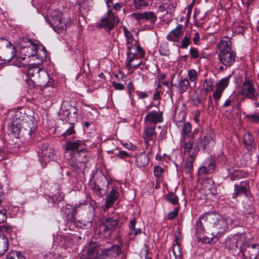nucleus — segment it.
I'll list each match as a JSON object with an SVG mask.
<instances>
[{
	"label": "nucleus",
	"mask_w": 259,
	"mask_h": 259,
	"mask_svg": "<svg viewBox=\"0 0 259 259\" xmlns=\"http://www.w3.org/2000/svg\"><path fill=\"white\" fill-rule=\"evenodd\" d=\"M8 241H4L0 243V256L3 255L8 249Z\"/></svg>",
	"instance_id": "56"
},
{
	"label": "nucleus",
	"mask_w": 259,
	"mask_h": 259,
	"mask_svg": "<svg viewBox=\"0 0 259 259\" xmlns=\"http://www.w3.org/2000/svg\"><path fill=\"white\" fill-rule=\"evenodd\" d=\"M0 54L4 60L18 67L27 66L29 64L28 58L26 57H16V49L13 44L4 37L0 38Z\"/></svg>",
	"instance_id": "3"
},
{
	"label": "nucleus",
	"mask_w": 259,
	"mask_h": 259,
	"mask_svg": "<svg viewBox=\"0 0 259 259\" xmlns=\"http://www.w3.org/2000/svg\"><path fill=\"white\" fill-rule=\"evenodd\" d=\"M165 200L174 205H179V197L172 192H169L165 196Z\"/></svg>",
	"instance_id": "36"
},
{
	"label": "nucleus",
	"mask_w": 259,
	"mask_h": 259,
	"mask_svg": "<svg viewBox=\"0 0 259 259\" xmlns=\"http://www.w3.org/2000/svg\"><path fill=\"white\" fill-rule=\"evenodd\" d=\"M146 153L151 155L153 152V148L156 146V140H144Z\"/></svg>",
	"instance_id": "31"
},
{
	"label": "nucleus",
	"mask_w": 259,
	"mask_h": 259,
	"mask_svg": "<svg viewBox=\"0 0 259 259\" xmlns=\"http://www.w3.org/2000/svg\"><path fill=\"white\" fill-rule=\"evenodd\" d=\"M84 142L83 141L77 140L74 142L68 141L65 144L66 150L75 151L78 150L80 151V149L84 150L83 146Z\"/></svg>",
	"instance_id": "24"
},
{
	"label": "nucleus",
	"mask_w": 259,
	"mask_h": 259,
	"mask_svg": "<svg viewBox=\"0 0 259 259\" xmlns=\"http://www.w3.org/2000/svg\"><path fill=\"white\" fill-rule=\"evenodd\" d=\"M230 76L225 77L221 79L216 84V89L222 92H224L225 89L228 87L229 83Z\"/></svg>",
	"instance_id": "33"
},
{
	"label": "nucleus",
	"mask_w": 259,
	"mask_h": 259,
	"mask_svg": "<svg viewBox=\"0 0 259 259\" xmlns=\"http://www.w3.org/2000/svg\"><path fill=\"white\" fill-rule=\"evenodd\" d=\"M136 52L126 53L127 55V62H128V66H130L132 62L134 61L136 57Z\"/></svg>",
	"instance_id": "58"
},
{
	"label": "nucleus",
	"mask_w": 259,
	"mask_h": 259,
	"mask_svg": "<svg viewBox=\"0 0 259 259\" xmlns=\"http://www.w3.org/2000/svg\"><path fill=\"white\" fill-rule=\"evenodd\" d=\"M108 152L109 153H113L121 159H125V158L131 157V154L126 151L123 150L120 151L117 149H115L114 151H109Z\"/></svg>",
	"instance_id": "43"
},
{
	"label": "nucleus",
	"mask_w": 259,
	"mask_h": 259,
	"mask_svg": "<svg viewBox=\"0 0 259 259\" xmlns=\"http://www.w3.org/2000/svg\"><path fill=\"white\" fill-rule=\"evenodd\" d=\"M145 124L155 125L163 121L162 112L159 110H152L147 114L144 118Z\"/></svg>",
	"instance_id": "14"
},
{
	"label": "nucleus",
	"mask_w": 259,
	"mask_h": 259,
	"mask_svg": "<svg viewBox=\"0 0 259 259\" xmlns=\"http://www.w3.org/2000/svg\"><path fill=\"white\" fill-rule=\"evenodd\" d=\"M239 93L243 96L245 98L249 99L255 102L258 101V92L255 89L252 81L246 77L242 83L241 90Z\"/></svg>",
	"instance_id": "7"
},
{
	"label": "nucleus",
	"mask_w": 259,
	"mask_h": 259,
	"mask_svg": "<svg viewBox=\"0 0 259 259\" xmlns=\"http://www.w3.org/2000/svg\"><path fill=\"white\" fill-rule=\"evenodd\" d=\"M184 153L188 154L187 156L196 157L198 153V151L194 149L193 142L191 140L184 142Z\"/></svg>",
	"instance_id": "26"
},
{
	"label": "nucleus",
	"mask_w": 259,
	"mask_h": 259,
	"mask_svg": "<svg viewBox=\"0 0 259 259\" xmlns=\"http://www.w3.org/2000/svg\"><path fill=\"white\" fill-rule=\"evenodd\" d=\"M77 207H74L73 209L71 210V213L70 215L68 216V220L70 221L71 222L74 223L75 225H76L77 226H79L78 223L80 224V225L82 224L83 226L88 227V226H91L92 224V221H87L86 223L84 222V221H77L76 218V214L77 213Z\"/></svg>",
	"instance_id": "25"
},
{
	"label": "nucleus",
	"mask_w": 259,
	"mask_h": 259,
	"mask_svg": "<svg viewBox=\"0 0 259 259\" xmlns=\"http://www.w3.org/2000/svg\"><path fill=\"white\" fill-rule=\"evenodd\" d=\"M189 53L191 55V59L195 60L199 58V53L197 48L191 47L189 50Z\"/></svg>",
	"instance_id": "54"
},
{
	"label": "nucleus",
	"mask_w": 259,
	"mask_h": 259,
	"mask_svg": "<svg viewBox=\"0 0 259 259\" xmlns=\"http://www.w3.org/2000/svg\"><path fill=\"white\" fill-rule=\"evenodd\" d=\"M6 213L7 211L5 209H2L0 210V224L6 221Z\"/></svg>",
	"instance_id": "61"
},
{
	"label": "nucleus",
	"mask_w": 259,
	"mask_h": 259,
	"mask_svg": "<svg viewBox=\"0 0 259 259\" xmlns=\"http://www.w3.org/2000/svg\"><path fill=\"white\" fill-rule=\"evenodd\" d=\"M136 51H135V52L136 53L138 52L139 54V55H140L141 58H144L145 57V52L143 50L142 48L139 45H137L136 46Z\"/></svg>",
	"instance_id": "62"
},
{
	"label": "nucleus",
	"mask_w": 259,
	"mask_h": 259,
	"mask_svg": "<svg viewBox=\"0 0 259 259\" xmlns=\"http://www.w3.org/2000/svg\"><path fill=\"white\" fill-rule=\"evenodd\" d=\"M210 223V227L207 234L203 237V242L211 244L216 242L228 228V223L223 219H219V215L209 212V215L205 219Z\"/></svg>",
	"instance_id": "2"
},
{
	"label": "nucleus",
	"mask_w": 259,
	"mask_h": 259,
	"mask_svg": "<svg viewBox=\"0 0 259 259\" xmlns=\"http://www.w3.org/2000/svg\"><path fill=\"white\" fill-rule=\"evenodd\" d=\"M159 52L161 56H169L170 52L167 42L162 43L159 47Z\"/></svg>",
	"instance_id": "38"
},
{
	"label": "nucleus",
	"mask_w": 259,
	"mask_h": 259,
	"mask_svg": "<svg viewBox=\"0 0 259 259\" xmlns=\"http://www.w3.org/2000/svg\"><path fill=\"white\" fill-rule=\"evenodd\" d=\"M163 171L164 170L160 166H156L154 167L153 172L155 176L157 177H160L161 176Z\"/></svg>",
	"instance_id": "59"
},
{
	"label": "nucleus",
	"mask_w": 259,
	"mask_h": 259,
	"mask_svg": "<svg viewBox=\"0 0 259 259\" xmlns=\"http://www.w3.org/2000/svg\"><path fill=\"white\" fill-rule=\"evenodd\" d=\"M136 220L135 218L129 221L128 227L130 231L128 233L127 235L130 240H133L137 235L142 233V229L136 228Z\"/></svg>",
	"instance_id": "22"
},
{
	"label": "nucleus",
	"mask_w": 259,
	"mask_h": 259,
	"mask_svg": "<svg viewBox=\"0 0 259 259\" xmlns=\"http://www.w3.org/2000/svg\"><path fill=\"white\" fill-rule=\"evenodd\" d=\"M238 236L234 235L232 237L228 238L225 242V246L230 250H234L238 247Z\"/></svg>",
	"instance_id": "29"
},
{
	"label": "nucleus",
	"mask_w": 259,
	"mask_h": 259,
	"mask_svg": "<svg viewBox=\"0 0 259 259\" xmlns=\"http://www.w3.org/2000/svg\"><path fill=\"white\" fill-rule=\"evenodd\" d=\"M47 57V50H38L37 47V52L36 54V58L39 59L40 61H43Z\"/></svg>",
	"instance_id": "51"
},
{
	"label": "nucleus",
	"mask_w": 259,
	"mask_h": 259,
	"mask_svg": "<svg viewBox=\"0 0 259 259\" xmlns=\"http://www.w3.org/2000/svg\"><path fill=\"white\" fill-rule=\"evenodd\" d=\"M194 145V149L195 150V151H198L199 152L200 149V147L201 146H203V140L202 139V138L199 136L194 142H193Z\"/></svg>",
	"instance_id": "52"
},
{
	"label": "nucleus",
	"mask_w": 259,
	"mask_h": 259,
	"mask_svg": "<svg viewBox=\"0 0 259 259\" xmlns=\"http://www.w3.org/2000/svg\"><path fill=\"white\" fill-rule=\"evenodd\" d=\"M166 10V14L169 13L171 15H174L176 8V5L170 1L164 3Z\"/></svg>",
	"instance_id": "45"
},
{
	"label": "nucleus",
	"mask_w": 259,
	"mask_h": 259,
	"mask_svg": "<svg viewBox=\"0 0 259 259\" xmlns=\"http://www.w3.org/2000/svg\"><path fill=\"white\" fill-rule=\"evenodd\" d=\"M223 92L219 91L218 90H215L214 92L213 93V97L214 99V101H219L222 95Z\"/></svg>",
	"instance_id": "60"
},
{
	"label": "nucleus",
	"mask_w": 259,
	"mask_h": 259,
	"mask_svg": "<svg viewBox=\"0 0 259 259\" xmlns=\"http://www.w3.org/2000/svg\"><path fill=\"white\" fill-rule=\"evenodd\" d=\"M192 131L191 124L189 122H185L182 127V131L181 133V138L183 141H185L186 139L189 136V134Z\"/></svg>",
	"instance_id": "30"
},
{
	"label": "nucleus",
	"mask_w": 259,
	"mask_h": 259,
	"mask_svg": "<svg viewBox=\"0 0 259 259\" xmlns=\"http://www.w3.org/2000/svg\"><path fill=\"white\" fill-rule=\"evenodd\" d=\"M77 162L80 164H83L84 167L86 166V163L88 161V157L84 150L80 149V151L78 152V156L76 159ZM81 166H82L81 165Z\"/></svg>",
	"instance_id": "37"
},
{
	"label": "nucleus",
	"mask_w": 259,
	"mask_h": 259,
	"mask_svg": "<svg viewBox=\"0 0 259 259\" xmlns=\"http://www.w3.org/2000/svg\"><path fill=\"white\" fill-rule=\"evenodd\" d=\"M122 224L119 222L118 216H114L106 219L99 226V233L104 238H109L113 233L119 229Z\"/></svg>",
	"instance_id": "5"
},
{
	"label": "nucleus",
	"mask_w": 259,
	"mask_h": 259,
	"mask_svg": "<svg viewBox=\"0 0 259 259\" xmlns=\"http://www.w3.org/2000/svg\"><path fill=\"white\" fill-rule=\"evenodd\" d=\"M248 189L249 184L246 181H242L239 184H235L232 198L235 199L242 194H244L246 197H248Z\"/></svg>",
	"instance_id": "15"
},
{
	"label": "nucleus",
	"mask_w": 259,
	"mask_h": 259,
	"mask_svg": "<svg viewBox=\"0 0 259 259\" xmlns=\"http://www.w3.org/2000/svg\"><path fill=\"white\" fill-rule=\"evenodd\" d=\"M208 215H209V212L205 213L199 216L195 224V233L200 236L202 235L203 239L204 236L207 234V232L210 227V223L205 219Z\"/></svg>",
	"instance_id": "12"
},
{
	"label": "nucleus",
	"mask_w": 259,
	"mask_h": 259,
	"mask_svg": "<svg viewBox=\"0 0 259 259\" xmlns=\"http://www.w3.org/2000/svg\"><path fill=\"white\" fill-rule=\"evenodd\" d=\"M121 246L117 244H113L109 248L102 249L101 254L103 256L108 257H116L117 255L123 253Z\"/></svg>",
	"instance_id": "16"
},
{
	"label": "nucleus",
	"mask_w": 259,
	"mask_h": 259,
	"mask_svg": "<svg viewBox=\"0 0 259 259\" xmlns=\"http://www.w3.org/2000/svg\"><path fill=\"white\" fill-rule=\"evenodd\" d=\"M54 85V80H50L49 77L48 80H44L41 83H39V85L42 87L43 94L49 97L51 96L55 91Z\"/></svg>",
	"instance_id": "19"
},
{
	"label": "nucleus",
	"mask_w": 259,
	"mask_h": 259,
	"mask_svg": "<svg viewBox=\"0 0 259 259\" xmlns=\"http://www.w3.org/2000/svg\"><path fill=\"white\" fill-rule=\"evenodd\" d=\"M70 124L69 126L66 130V131L65 132H64L62 134V135L65 137H66L69 136H71L75 133V131L74 130L73 124Z\"/></svg>",
	"instance_id": "55"
},
{
	"label": "nucleus",
	"mask_w": 259,
	"mask_h": 259,
	"mask_svg": "<svg viewBox=\"0 0 259 259\" xmlns=\"http://www.w3.org/2000/svg\"><path fill=\"white\" fill-rule=\"evenodd\" d=\"M150 160L149 155L146 153V151L138 154L136 156V164L139 168L146 167Z\"/></svg>",
	"instance_id": "21"
},
{
	"label": "nucleus",
	"mask_w": 259,
	"mask_h": 259,
	"mask_svg": "<svg viewBox=\"0 0 259 259\" xmlns=\"http://www.w3.org/2000/svg\"><path fill=\"white\" fill-rule=\"evenodd\" d=\"M177 87L180 94H182L185 93L190 87L189 80L187 78L181 77L179 80V83Z\"/></svg>",
	"instance_id": "27"
},
{
	"label": "nucleus",
	"mask_w": 259,
	"mask_h": 259,
	"mask_svg": "<svg viewBox=\"0 0 259 259\" xmlns=\"http://www.w3.org/2000/svg\"><path fill=\"white\" fill-rule=\"evenodd\" d=\"M208 186L206 185V187L208 188L210 193L212 195H217V186L215 184H214L213 181H209L207 184Z\"/></svg>",
	"instance_id": "49"
},
{
	"label": "nucleus",
	"mask_w": 259,
	"mask_h": 259,
	"mask_svg": "<svg viewBox=\"0 0 259 259\" xmlns=\"http://www.w3.org/2000/svg\"><path fill=\"white\" fill-rule=\"evenodd\" d=\"M195 158L196 157H193V156H187V160L184 166L185 171L186 174H191L193 168V162Z\"/></svg>",
	"instance_id": "32"
},
{
	"label": "nucleus",
	"mask_w": 259,
	"mask_h": 259,
	"mask_svg": "<svg viewBox=\"0 0 259 259\" xmlns=\"http://www.w3.org/2000/svg\"><path fill=\"white\" fill-rule=\"evenodd\" d=\"M204 141H203V149L209 148L213 146L214 144V141L211 135H206L203 138Z\"/></svg>",
	"instance_id": "42"
},
{
	"label": "nucleus",
	"mask_w": 259,
	"mask_h": 259,
	"mask_svg": "<svg viewBox=\"0 0 259 259\" xmlns=\"http://www.w3.org/2000/svg\"><path fill=\"white\" fill-rule=\"evenodd\" d=\"M188 75L189 79L192 82L195 81L197 79V73L194 69H190L188 71Z\"/></svg>",
	"instance_id": "53"
},
{
	"label": "nucleus",
	"mask_w": 259,
	"mask_h": 259,
	"mask_svg": "<svg viewBox=\"0 0 259 259\" xmlns=\"http://www.w3.org/2000/svg\"><path fill=\"white\" fill-rule=\"evenodd\" d=\"M0 231L10 233L12 231V227L8 224L0 226Z\"/></svg>",
	"instance_id": "57"
},
{
	"label": "nucleus",
	"mask_w": 259,
	"mask_h": 259,
	"mask_svg": "<svg viewBox=\"0 0 259 259\" xmlns=\"http://www.w3.org/2000/svg\"><path fill=\"white\" fill-rule=\"evenodd\" d=\"M155 125L145 124L142 135L144 140H156L157 133L155 132Z\"/></svg>",
	"instance_id": "17"
},
{
	"label": "nucleus",
	"mask_w": 259,
	"mask_h": 259,
	"mask_svg": "<svg viewBox=\"0 0 259 259\" xmlns=\"http://www.w3.org/2000/svg\"><path fill=\"white\" fill-rule=\"evenodd\" d=\"M119 193L115 190L112 189L107 195L105 199V208L108 209L113 206L119 197Z\"/></svg>",
	"instance_id": "20"
},
{
	"label": "nucleus",
	"mask_w": 259,
	"mask_h": 259,
	"mask_svg": "<svg viewBox=\"0 0 259 259\" xmlns=\"http://www.w3.org/2000/svg\"><path fill=\"white\" fill-rule=\"evenodd\" d=\"M245 117L251 123L259 124V110L253 113L245 114Z\"/></svg>",
	"instance_id": "35"
},
{
	"label": "nucleus",
	"mask_w": 259,
	"mask_h": 259,
	"mask_svg": "<svg viewBox=\"0 0 259 259\" xmlns=\"http://www.w3.org/2000/svg\"><path fill=\"white\" fill-rule=\"evenodd\" d=\"M22 52H24V56L28 58L30 57H36L37 52V47L35 45H31L28 47H24L22 49Z\"/></svg>",
	"instance_id": "28"
},
{
	"label": "nucleus",
	"mask_w": 259,
	"mask_h": 259,
	"mask_svg": "<svg viewBox=\"0 0 259 259\" xmlns=\"http://www.w3.org/2000/svg\"><path fill=\"white\" fill-rule=\"evenodd\" d=\"M99 25H101L102 27L104 28L109 32L113 29L114 27V25L111 23V22H110L108 18H107L105 16L101 19V23L99 24Z\"/></svg>",
	"instance_id": "39"
},
{
	"label": "nucleus",
	"mask_w": 259,
	"mask_h": 259,
	"mask_svg": "<svg viewBox=\"0 0 259 259\" xmlns=\"http://www.w3.org/2000/svg\"><path fill=\"white\" fill-rule=\"evenodd\" d=\"M241 253L244 259H256L259 253V244L256 243L244 244Z\"/></svg>",
	"instance_id": "11"
},
{
	"label": "nucleus",
	"mask_w": 259,
	"mask_h": 259,
	"mask_svg": "<svg viewBox=\"0 0 259 259\" xmlns=\"http://www.w3.org/2000/svg\"><path fill=\"white\" fill-rule=\"evenodd\" d=\"M105 17L108 18L110 22H111L114 25L115 23L118 22V18L112 14L111 10H108L105 14Z\"/></svg>",
	"instance_id": "46"
},
{
	"label": "nucleus",
	"mask_w": 259,
	"mask_h": 259,
	"mask_svg": "<svg viewBox=\"0 0 259 259\" xmlns=\"http://www.w3.org/2000/svg\"><path fill=\"white\" fill-rule=\"evenodd\" d=\"M204 165L208 170V172L212 173L215 169V162L212 160L206 161Z\"/></svg>",
	"instance_id": "50"
},
{
	"label": "nucleus",
	"mask_w": 259,
	"mask_h": 259,
	"mask_svg": "<svg viewBox=\"0 0 259 259\" xmlns=\"http://www.w3.org/2000/svg\"><path fill=\"white\" fill-rule=\"evenodd\" d=\"M62 14L58 11H53L48 16L47 20L50 25L56 31L63 28V23L62 21Z\"/></svg>",
	"instance_id": "13"
},
{
	"label": "nucleus",
	"mask_w": 259,
	"mask_h": 259,
	"mask_svg": "<svg viewBox=\"0 0 259 259\" xmlns=\"http://www.w3.org/2000/svg\"><path fill=\"white\" fill-rule=\"evenodd\" d=\"M88 256L86 258H81V259H96L98 257V252L97 248H90L89 249Z\"/></svg>",
	"instance_id": "47"
},
{
	"label": "nucleus",
	"mask_w": 259,
	"mask_h": 259,
	"mask_svg": "<svg viewBox=\"0 0 259 259\" xmlns=\"http://www.w3.org/2000/svg\"><path fill=\"white\" fill-rule=\"evenodd\" d=\"M28 78L33 82L41 83L44 80H48L49 75L38 66L29 67L26 73Z\"/></svg>",
	"instance_id": "8"
},
{
	"label": "nucleus",
	"mask_w": 259,
	"mask_h": 259,
	"mask_svg": "<svg viewBox=\"0 0 259 259\" xmlns=\"http://www.w3.org/2000/svg\"><path fill=\"white\" fill-rule=\"evenodd\" d=\"M133 4L137 10L145 9L148 6L147 0H133Z\"/></svg>",
	"instance_id": "34"
},
{
	"label": "nucleus",
	"mask_w": 259,
	"mask_h": 259,
	"mask_svg": "<svg viewBox=\"0 0 259 259\" xmlns=\"http://www.w3.org/2000/svg\"><path fill=\"white\" fill-rule=\"evenodd\" d=\"M228 40H221L217 45L219 61L227 67L232 66L236 60V53L233 50L232 42Z\"/></svg>",
	"instance_id": "4"
},
{
	"label": "nucleus",
	"mask_w": 259,
	"mask_h": 259,
	"mask_svg": "<svg viewBox=\"0 0 259 259\" xmlns=\"http://www.w3.org/2000/svg\"><path fill=\"white\" fill-rule=\"evenodd\" d=\"M183 25L178 24L177 27L172 30L167 35L166 38L170 41L178 42L183 33Z\"/></svg>",
	"instance_id": "18"
},
{
	"label": "nucleus",
	"mask_w": 259,
	"mask_h": 259,
	"mask_svg": "<svg viewBox=\"0 0 259 259\" xmlns=\"http://www.w3.org/2000/svg\"><path fill=\"white\" fill-rule=\"evenodd\" d=\"M180 210V205L175 207L173 211H170L167 215V219L168 220H172L176 218L179 214Z\"/></svg>",
	"instance_id": "48"
},
{
	"label": "nucleus",
	"mask_w": 259,
	"mask_h": 259,
	"mask_svg": "<svg viewBox=\"0 0 259 259\" xmlns=\"http://www.w3.org/2000/svg\"><path fill=\"white\" fill-rule=\"evenodd\" d=\"M131 16L137 20L139 24L149 22V24L146 25V27L150 30L154 28L158 19L157 16L152 11H146L143 13H134L131 14Z\"/></svg>",
	"instance_id": "6"
},
{
	"label": "nucleus",
	"mask_w": 259,
	"mask_h": 259,
	"mask_svg": "<svg viewBox=\"0 0 259 259\" xmlns=\"http://www.w3.org/2000/svg\"><path fill=\"white\" fill-rule=\"evenodd\" d=\"M191 35L187 31L184 37L182 39L180 47L182 49H185L188 48L191 43Z\"/></svg>",
	"instance_id": "40"
},
{
	"label": "nucleus",
	"mask_w": 259,
	"mask_h": 259,
	"mask_svg": "<svg viewBox=\"0 0 259 259\" xmlns=\"http://www.w3.org/2000/svg\"><path fill=\"white\" fill-rule=\"evenodd\" d=\"M7 123L9 131L15 136L22 133L23 136L31 137L36 130L33 120L27 116L23 118L18 111H11L8 113Z\"/></svg>",
	"instance_id": "1"
},
{
	"label": "nucleus",
	"mask_w": 259,
	"mask_h": 259,
	"mask_svg": "<svg viewBox=\"0 0 259 259\" xmlns=\"http://www.w3.org/2000/svg\"><path fill=\"white\" fill-rule=\"evenodd\" d=\"M213 84V80L211 78H206L204 80L203 87L202 89L203 92H210L212 91Z\"/></svg>",
	"instance_id": "44"
},
{
	"label": "nucleus",
	"mask_w": 259,
	"mask_h": 259,
	"mask_svg": "<svg viewBox=\"0 0 259 259\" xmlns=\"http://www.w3.org/2000/svg\"><path fill=\"white\" fill-rule=\"evenodd\" d=\"M243 144L244 147L248 151H251L255 149V143L253 136L248 133L243 136Z\"/></svg>",
	"instance_id": "23"
},
{
	"label": "nucleus",
	"mask_w": 259,
	"mask_h": 259,
	"mask_svg": "<svg viewBox=\"0 0 259 259\" xmlns=\"http://www.w3.org/2000/svg\"><path fill=\"white\" fill-rule=\"evenodd\" d=\"M6 259H26V257L20 251H12L7 255Z\"/></svg>",
	"instance_id": "41"
},
{
	"label": "nucleus",
	"mask_w": 259,
	"mask_h": 259,
	"mask_svg": "<svg viewBox=\"0 0 259 259\" xmlns=\"http://www.w3.org/2000/svg\"><path fill=\"white\" fill-rule=\"evenodd\" d=\"M38 152L41 162L47 163L53 159L55 150L48 142H42L39 145Z\"/></svg>",
	"instance_id": "9"
},
{
	"label": "nucleus",
	"mask_w": 259,
	"mask_h": 259,
	"mask_svg": "<svg viewBox=\"0 0 259 259\" xmlns=\"http://www.w3.org/2000/svg\"><path fill=\"white\" fill-rule=\"evenodd\" d=\"M112 85L114 87V89L116 90L121 91V90H123L124 89V86L123 84L120 83H117L115 81H113L112 82Z\"/></svg>",
	"instance_id": "63"
},
{
	"label": "nucleus",
	"mask_w": 259,
	"mask_h": 259,
	"mask_svg": "<svg viewBox=\"0 0 259 259\" xmlns=\"http://www.w3.org/2000/svg\"><path fill=\"white\" fill-rule=\"evenodd\" d=\"M64 103L61 107L64 115L66 117V120L69 124H74L77 121L78 109L66 103Z\"/></svg>",
	"instance_id": "10"
},
{
	"label": "nucleus",
	"mask_w": 259,
	"mask_h": 259,
	"mask_svg": "<svg viewBox=\"0 0 259 259\" xmlns=\"http://www.w3.org/2000/svg\"><path fill=\"white\" fill-rule=\"evenodd\" d=\"M123 31L124 32V36L126 37V39L129 38H131L133 36L132 33L130 31L126 26H123Z\"/></svg>",
	"instance_id": "64"
}]
</instances>
